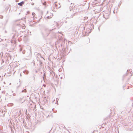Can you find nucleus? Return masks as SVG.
<instances>
[{
  "mask_svg": "<svg viewBox=\"0 0 133 133\" xmlns=\"http://www.w3.org/2000/svg\"><path fill=\"white\" fill-rule=\"evenodd\" d=\"M53 29H46L43 32H41L42 34L43 37H47L49 34L50 33V32L52 30H53Z\"/></svg>",
  "mask_w": 133,
  "mask_h": 133,
  "instance_id": "1",
  "label": "nucleus"
},
{
  "mask_svg": "<svg viewBox=\"0 0 133 133\" xmlns=\"http://www.w3.org/2000/svg\"><path fill=\"white\" fill-rule=\"evenodd\" d=\"M75 13L73 10H70L67 13V15L69 17V18H72L73 16L75 15Z\"/></svg>",
  "mask_w": 133,
  "mask_h": 133,
  "instance_id": "2",
  "label": "nucleus"
},
{
  "mask_svg": "<svg viewBox=\"0 0 133 133\" xmlns=\"http://www.w3.org/2000/svg\"><path fill=\"white\" fill-rule=\"evenodd\" d=\"M62 43H60V41L59 39L56 43L55 45L56 46H58V47H60L62 46Z\"/></svg>",
  "mask_w": 133,
  "mask_h": 133,
  "instance_id": "3",
  "label": "nucleus"
},
{
  "mask_svg": "<svg viewBox=\"0 0 133 133\" xmlns=\"http://www.w3.org/2000/svg\"><path fill=\"white\" fill-rule=\"evenodd\" d=\"M24 2L23 1H22L21 2L18 3V4L20 6H22L24 4Z\"/></svg>",
  "mask_w": 133,
  "mask_h": 133,
  "instance_id": "4",
  "label": "nucleus"
},
{
  "mask_svg": "<svg viewBox=\"0 0 133 133\" xmlns=\"http://www.w3.org/2000/svg\"><path fill=\"white\" fill-rule=\"evenodd\" d=\"M37 61L39 63L37 65H38L40 66V67L42 66V62H41V61L40 60H39V61Z\"/></svg>",
  "mask_w": 133,
  "mask_h": 133,
  "instance_id": "5",
  "label": "nucleus"
},
{
  "mask_svg": "<svg viewBox=\"0 0 133 133\" xmlns=\"http://www.w3.org/2000/svg\"><path fill=\"white\" fill-rule=\"evenodd\" d=\"M23 72L24 73V74H27L29 73L28 71V70H26L23 71Z\"/></svg>",
  "mask_w": 133,
  "mask_h": 133,
  "instance_id": "6",
  "label": "nucleus"
},
{
  "mask_svg": "<svg viewBox=\"0 0 133 133\" xmlns=\"http://www.w3.org/2000/svg\"><path fill=\"white\" fill-rule=\"evenodd\" d=\"M22 92H26V89H24L23 90H22Z\"/></svg>",
  "mask_w": 133,
  "mask_h": 133,
  "instance_id": "7",
  "label": "nucleus"
},
{
  "mask_svg": "<svg viewBox=\"0 0 133 133\" xmlns=\"http://www.w3.org/2000/svg\"><path fill=\"white\" fill-rule=\"evenodd\" d=\"M45 77V73H44L43 75V79H44Z\"/></svg>",
  "mask_w": 133,
  "mask_h": 133,
  "instance_id": "8",
  "label": "nucleus"
},
{
  "mask_svg": "<svg viewBox=\"0 0 133 133\" xmlns=\"http://www.w3.org/2000/svg\"><path fill=\"white\" fill-rule=\"evenodd\" d=\"M43 4L44 5H45L46 4V2H44L43 3Z\"/></svg>",
  "mask_w": 133,
  "mask_h": 133,
  "instance_id": "9",
  "label": "nucleus"
},
{
  "mask_svg": "<svg viewBox=\"0 0 133 133\" xmlns=\"http://www.w3.org/2000/svg\"><path fill=\"white\" fill-rule=\"evenodd\" d=\"M12 95L14 96H15L16 95V94L15 93H14L12 94Z\"/></svg>",
  "mask_w": 133,
  "mask_h": 133,
  "instance_id": "10",
  "label": "nucleus"
},
{
  "mask_svg": "<svg viewBox=\"0 0 133 133\" xmlns=\"http://www.w3.org/2000/svg\"><path fill=\"white\" fill-rule=\"evenodd\" d=\"M44 100L45 101H46V102L47 101V100L46 99V98H44Z\"/></svg>",
  "mask_w": 133,
  "mask_h": 133,
  "instance_id": "11",
  "label": "nucleus"
},
{
  "mask_svg": "<svg viewBox=\"0 0 133 133\" xmlns=\"http://www.w3.org/2000/svg\"><path fill=\"white\" fill-rule=\"evenodd\" d=\"M85 19H87L88 18V17H86L84 18Z\"/></svg>",
  "mask_w": 133,
  "mask_h": 133,
  "instance_id": "12",
  "label": "nucleus"
},
{
  "mask_svg": "<svg viewBox=\"0 0 133 133\" xmlns=\"http://www.w3.org/2000/svg\"><path fill=\"white\" fill-rule=\"evenodd\" d=\"M20 51H21L22 50V49L21 48L20 49Z\"/></svg>",
  "mask_w": 133,
  "mask_h": 133,
  "instance_id": "13",
  "label": "nucleus"
},
{
  "mask_svg": "<svg viewBox=\"0 0 133 133\" xmlns=\"http://www.w3.org/2000/svg\"><path fill=\"white\" fill-rule=\"evenodd\" d=\"M20 20V19H19L16 20V21H15V22L17 21H19Z\"/></svg>",
  "mask_w": 133,
  "mask_h": 133,
  "instance_id": "14",
  "label": "nucleus"
},
{
  "mask_svg": "<svg viewBox=\"0 0 133 133\" xmlns=\"http://www.w3.org/2000/svg\"><path fill=\"white\" fill-rule=\"evenodd\" d=\"M49 16H47L46 18H48V19H49Z\"/></svg>",
  "mask_w": 133,
  "mask_h": 133,
  "instance_id": "15",
  "label": "nucleus"
},
{
  "mask_svg": "<svg viewBox=\"0 0 133 133\" xmlns=\"http://www.w3.org/2000/svg\"><path fill=\"white\" fill-rule=\"evenodd\" d=\"M3 16H1V17H0V18H3Z\"/></svg>",
  "mask_w": 133,
  "mask_h": 133,
  "instance_id": "16",
  "label": "nucleus"
},
{
  "mask_svg": "<svg viewBox=\"0 0 133 133\" xmlns=\"http://www.w3.org/2000/svg\"><path fill=\"white\" fill-rule=\"evenodd\" d=\"M3 16H1V17H0V18H3Z\"/></svg>",
  "mask_w": 133,
  "mask_h": 133,
  "instance_id": "17",
  "label": "nucleus"
},
{
  "mask_svg": "<svg viewBox=\"0 0 133 133\" xmlns=\"http://www.w3.org/2000/svg\"><path fill=\"white\" fill-rule=\"evenodd\" d=\"M8 20L7 19L6 21V23H7L8 22Z\"/></svg>",
  "mask_w": 133,
  "mask_h": 133,
  "instance_id": "18",
  "label": "nucleus"
},
{
  "mask_svg": "<svg viewBox=\"0 0 133 133\" xmlns=\"http://www.w3.org/2000/svg\"><path fill=\"white\" fill-rule=\"evenodd\" d=\"M23 54H24L25 53H24V51H23Z\"/></svg>",
  "mask_w": 133,
  "mask_h": 133,
  "instance_id": "19",
  "label": "nucleus"
},
{
  "mask_svg": "<svg viewBox=\"0 0 133 133\" xmlns=\"http://www.w3.org/2000/svg\"><path fill=\"white\" fill-rule=\"evenodd\" d=\"M20 76H22V74H21V73L20 74Z\"/></svg>",
  "mask_w": 133,
  "mask_h": 133,
  "instance_id": "20",
  "label": "nucleus"
},
{
  "mask_svg": "<svg viewBox=\"0 0 133 133\" xmlns=\"http://www.w3.org/2000/svg\"><path fill=\"white\" fill-rule=\"evenodd\" d=\"M12 93H13V91H12Z\"/></svg>",
  "mask_w": 133,
  "mask_h": 133,
  "instance_id": "21",
  "label": "nucleus"
},
{
  "mask_svg": "<svg viewBox=\"0 0 133 133\" xmlns=\"http://www.w3.org/2000/svg\"><path fill=\"white\" fill-rule=\"evenodd\" d=\"M33 14H34V13H33L32 14V15H33Z\"/></svg>",
  "mask_w": 133,
  "mask_h": 133,
  "instance_id": "22",
  "label": "nucleus"
},
{
  "mask_svg": "<svg viewBox=\"0 0 133 133\" xmlns=\"http://www.w3.org/2000/svg\"><path fill=\"white\" fill-rule=\"evenodd\" d=\"M48 11H47V13H48Z\"/></svg>",
  "mask_w": 133,
  "mask_h": 133,
  "instance_id": "23",
  "label": "nucleus"
},
{
  "mask_svg": "<svg viewBox=\"0 0 133 133\" xmlns=\"http://www.w3.org/2000/svg\"><path fill=\"white\" fill-rule=\"evenodd\" d=\"M35 63H34V65H35Z\"/></svg>",
  "mask_w": 133,
  "mask_h": 133,
  "instance_id": "24",
  "label": "nucleus"
},
{
  "mask_svg": "<svg viewBox=\"0 0 133 133\" xmlns=\"http://www.w3.org/2000/svg\"><path fill=\"white\" fill-rule=\"evenodd\" d=\"M19 24H18L17 25H19Z\"/></svg>",
  "mask_w": 133,
  "mask_h": 133,
  "instance_id": "25",
  "label": "nucleus"
},
{
  "mask_svg": "<svg viewBox=\"0 0 133 133\" xmlns=\"http://www.w3.org/2000/svg\"><path fill=\"white\" fill-rule=\"evenodd\" d=\"M27 132L28 133H29V132Z\"/></svg>",
  "mask_w": 133,
  "mask_h": 133,
  "instance_id": "26",
  "label": "nucleus"
},
{
  "mask_svg": "<svg viewBox=\"0 0 133 133\" xmlns=\"http://www.w3.org/2000/svg\"><path fill=\"white\" fill-rule=\"evenodd\" d=\"M4 1H5V0H3Z\"/></svg>",
  "mask_w": 133,
  "mask_h": 133,
  "instance_id": "27",
  "label": "nucleus"
}]
</instances>
